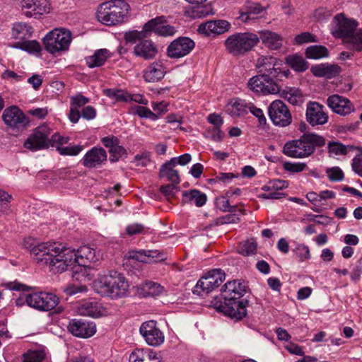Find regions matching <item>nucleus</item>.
<instances>
[{"label": "nucleus", "mask_w": 362, "mask_h": 362, "mask_svg": "<svg viewBox=\"0 0 362 362\" xmlns=\"http://www.w3.org/2000/svg\"><path fill=\"white\" fill-rule=\"evenodd\" d=\"M30 255L40 266H48L54 273H62L75 266L89 267L98 261L95 250L88 245L80 247L76 251L69 247H60L55 243H42L34 246Z\"/></svg>", "instance_id": "obj_1"}, {"label": "nucleus", "mask_w": 362, "mask_h": 362, "mask_svg": "<svg viewBox=\"0 0 362 362\" xmlns=\"http://www.w3.org/2000/svg\"><path fill=\"white\" fill-rule=\"evenodd\" d=\"M326 144L325 139L314 133L303 134L300 138L287 141L283 147L284 155L293 158H305L312 156L317 148Z\"/></svg>", "instance_id": "obj_2"}, {"label": "nucleus", "mask_w": 362, "mask_h": 362, "mask_svg": "<svg viewBox=\"0 0 362 362\" xmlns=\"http://www.w3.org/2000/svg\"><path fill=\"white\" fill-rule=\"evenodd\" d=\"M94 286L98 293L113 299L124 297L129 289L126 278L116 271L100 275L95 281Z\"/></svg>", "instance_id": "obj_3"}, {"label": "nucleus", "mask_w": 362, "mask_h": 362, "mask_svg": "<svg viewBox=\"0 0 362 362\" xmlns=\"http://www.w3.org/2000/svg\"><path fill=\"white\" fill-rule=\"evenodd\" d=\"M35 32L33 26L27 22H16L11 30V38L15 40L10 47L28 52L31 54H40L42 47L35 40H30Z\"/></svg>", "instance_id": "obj_4"}, {"label": "nucleus", "mask_w": 362, "mask_h": 362, "mask_svg": "<svg viewBox=\"0 0 362 362\" xmlns=\"http://www.w3.org/2000/svg\"><path fill=\"white\" fill-rule=\"evenodd\" d=\"M130 6L124 0H110L100 4L97 10V19L103 25L112 26L124 22Z\"/></svg>", "instance_id": "obj_5"}, {"label": "nucleus", "mask_w": 362, "mask_h": 362, "mask_svg": "<svg viewBox=\"0 0 362 362\" xmlns=\"http://www.w3.org/2000/svg\"><path fill=\"white\" fill-rule=\"evenodd\" d=\"M259 42V35L252 32L234 33L224 41L226 50L232 56H243Z\"/></svg>", "instance_id": "obj_6"}, {"label": "nucleus", "mask_w": 362, "mask_h": 362, "mask_svg": "<svg viewBox=\"0 0 362 362\" xmlns=\"http://www.w3.org/2000/svg\"><path fill=\"white\" fill-rule=\"evenodd\" d=\"M71 40V31L64 28L54 29L43 38L45 49L53 54L67 51Z\"/></svg>", "instance_id": "obj_7"}, {"label": "nucleus", "mask_w": 362, "mask_h": 362, "mask_svg": "<svg viewBox=\"0 0 362 362\" xmlns=\"http://www.w3.org/2000/svg\"><path fill=\"white\" fill-rule=\"evenodd\" d=\"M211 303L218 312L223 313L225 315L232 319L241 320L246 316V308L248 305L247 300H231L222 302L215 299Z\"/></svg>", "instance_id": "obj_8"}, {"label": "nucleus", "mask_w": 362, "mask_h": 362, "mask_svg": "<svg viewBox=\"0 0 362 362\" xmlns=\"http://www.w3.org/2000/svg\"><path fill=\"white\" fill-rule=\"evenodd\" d=\"M225 278L226 274L223 270L221 269H212L197 281L193 289V293L199 296L209 293L218 287Z\"/></svg>", "instance_id": "obj_9"}, {"label": "nucleus", "mask_w": 362, "mask_h": 362, "mask_svg": "<svg viewBox=\"0 0 362 362\" xmlns=\"http://www.w3.org/2000/svg\"><path fill=\"white\" fill-rule=\"evenodd\" d=\"M268 115L272 123L277 127H286L292 122V115L287 105L280 100H275L268 107Z\"/></svg>", "instance_id": "obj_10"}, {"label": "nucleus", "mask_w": 362, "mask_h": 362, "mask_svg": "<svg viewBox=\"0 0 362 362\" xmlns=\"http://www.w3.org/2000/svg\"><path fill=\"white\" fill-rule=\"evenodd\" d=\"M247 86L250 90L257 94H276L280 92L278 84L275 81L269 80V76L264 74L250 78Z\"/></svg>", "instance_id": "obj_11"}, {"label": "nucleus", "mask_w": 362, "mask_h": 362, "mask_svg": "<svg viewBox=\"0 0 362 362\" xmlns=\"http://www.w3.org/2000/svg\"><path fill=\"white\" fill-rule=\"evenodd\" d=\"M20 7L22 13L29 18H39L51 10L49 0H21Z\"/></svg>", "instance_id": "obj_12"}, {"label": "nucleus", "mask_w": 362, "mask_h": 362, "mask_svg": "<svg viewBox=\"0 0 362 362\" xmlns=\"http://www.w3.org/2000/svg\"><path fill=\"white\" fill-rule=\"evenodd\" d=\"M336 24L333 35L339 38H349L353 44V37L356 35L355 30L358 25V22L352 18H346L344 14H337L334 18Z\"/></svg>", "instance_id": "obj_13"}, {"label": "nucleus", "mask_w": 362, "mask_h": 362, "mask_svg": "<svg viewBox=\"0 0 362 362\" xmlns=\"http://www.w3.org/2000/svg\"><path fill=\"white\" fill-rule=\"evenodd\" d=\"M51 129L43 124L37 127L24 142V146L31 151H37L48 147V137Z\"/></svg>", "instance_id": "obj_14"}, {"label": "nucleus", "mask_w": 362, "mask_h": 362, "mask_svg": "<svg viewBox=\"0 0 362 362\" xmlns=\"http://www.w3.org/2000/svg\"><path fill=\"white\" fill-rule=\"evenodd\" d=\"M139 332L149 346H158L164 342V334L158 327L157 322L154 320L143 322L140 327Z\"/></svg>", "instance_id": "obj_15"}, {"label": "nucleus", "mask_w": 362, "mask_h": 362, "mask_svg": "<svg viewBox=\"0 0 362 362\" xmlns=\"http://www.w3.org/2000/svg\"><path fill=\"white\" fill-rule=\"evenodd\" d=\"M194 42L187 37H179L167 47V55L171 59H180L189 54L194 48Z\"/></svg>", "instance_id": "obj_16"}, {"label": "nucleus", "mask_w": 362, "mask_h": 362, "mask_svg": "<svg viewBox=\"0 0 362 362\" xmlns=\"http://www.w3.org/2000/svg\"><path fill=\"white\" fill-rule=\"evenodd\" d=\"M2 119L6 125L13 129L24 128L29 123L28 118L16 105L8 107L4 110Z\"/></svg>", "instance_id": "obj_17"}, {"label": "nucleus", "mask_w": 362, "mask_h": 362, "mask_svg": "<svg viewBox=\"0 0 362 362\" xmlns=\"http://www.w3.org/2000/svg\"><path fill=\"white\" fill-rule=\"evenodd\" d=\"M30 303L32 304L31 308L41 311H49L57 305L59 298L52 293H30Z\"/></svg>", "instance_id": "obj_18"}, {"label": "nucleus", "mask_w": 362, "mask_h": 362, "mask_svg": "<svg viewBox=\"0 0 362 362\" xmlns=\"http://www.w3.org/2000/svg\"><path fill=\"white\" fill-rule=\"evenodd\" d=\"M68 330L74 336L88 338L96 332V325L93 322L81 319H73L69 321Z\"/></svg>", "instance_id": "obj_19"}, {"label": "nucleus", "mask_w": 362, "mask_h": 362, "mask_svg": "<svg viewBox=\"0 0 362 362\" xmlns=\"http://www.w3.org/2000/svg\"><path fill=\"white\" fill-rule=\"evenodd\" d=\"M107 160L106 151L102 147H93L88 151L81 159L82 165L88 168H100Z\"/></svg>", "instance_id": "obj_20"}, {"label": "nucleus", "mask_w": 362, "mask_h": 362, "mask_svg": "<svg viewBox=\"0 0 362 362\" xmlns=\"http://www.w3.org/2000/svg\"><path fill=\"white\" fill-rule=\"evenodd\" d=\"M305 116L307 122L312 126L322 125L328 121L325 107L317 102H309L307 104Z\"/></svg>", "instance_id": "obj_21"}, {"label": "nucleus", "mask_w": 362, "mask_h": 362, "mask_svg": "<svg viewBox=\"0 0 362 362\" xmlns=\"http://www.w3.org/2000/svg\"><path fill=\"white\" fill-rule=\"evenodd\" d=\"M327 106L336 114L346 116L355 110L353 103L346 98L334 94L327 99Z\"/></svg>", "instance_id": "obj_22"}, {"label": "nucleus", "mask_w": 362, "mask_h": 362, "mask_svg": "<svg viewBox=\"0 0 362 362\" xmlns=\"http://www.w3.org/2000/svg\"><path fill=\"white\" fill-rule=\"evenodd\" d=\"M100 141L108 149L111 163L117 162L123 157H127V150L120 145V141L117 136L109 135L101 138Z\"/></svg>", "instance_id": "obj_23"}, {"label": "nucleus", "mask_w": 362, "mask_h": 362, "mask_svg": "<svg viewBox=\"0 0 362 362\" xmlns=\"http://www.w3.org/2000/svg\"><path fill=\"white\" fill-rule=\"evenodd\" d=\"M147 27L149 30L150 36L152 33L156 35L168 37L175 35L177 30L174 26L166 24V20L164 16H158L151 19L147 22Z\"/></svg>", "instance_id": "obj_24"}, {"label": "nucleus", "mask_w": 362, "mask_h": 362, "mask_svg": "<svg viewBox=\"0 0 362 362\" xmlns=\"http://www.w3.org/2000/svg\"><path fill=\"white\" fill-rule=\"evenodd\" d=\"M245 293L246 286L240 280L228 281L221 288V296L224 300H238Z\"/></svg>", "instance_id": "obj_25"}, {"label": "nucleus", "mask_w": 362, "mask_h": 362, "mask_svg": "<svg viewBox=\"0 0 362 362\" xmlns=\"http://www.w3.org/2000/svg\"><path fill=\"white\" fill-rule=\"evenodd\" d=\"M230 26V23L225 20L209 21L200 24L198 30L208 36L217 35L228 31Z\"/></svg>", "instance_id": "obj_26"}, {"label": "nucleus", "mask_w": 362, "mask_h": 362, "mask_svg": "<svg viewBox=\"0 0 362 362\" xmlns=\"http://www.w3.org/2000/svg\"><path fill=\"white\" fill-rule=\"evenodd\" d=\"M265 8L259 3L247 1L239 11L238 18L242 22L247 23L255 21L258 18Z\"/></svg>", "instance_id": "obj_27"}, {"label": "nucleus", "mask_w": 362, "mask_h": 362, "mask_svg": "<svg viewBox=\"0 0 362 362\" xmlns=\"http://www.w3.org/2000/svg\"><path fill=\"white\" fill-rule=\"evenodd\" d=\"M133 53L136 57L150 60L156 56L158 48L152 40L145 38L134 46Z\"/></svg>", "instance_id": "obj_28"}, {"label": "nucleus", "mask_w": 362, "mask_h": 362, "mask_svg": "<svg viewBox=\"0 0 362 362\" xmlns=\"http://www.w3.org/2000/svg\"><path fill=\"white\" fill-rule=\"evenodd\" d=\"M129 362H161L156 351L150 349H136L129 356Z\"/></svg>", "instance_id": "obj_29"}, {"label": "nucleus", "mask_w": 362, "mask_h": 362, "mask_svg": "<svg viewBox=\"0 0 362 362\" xmlns=\"http://www.w3.org/2000/svg\"><path fill=\"white\" fill-rule=\"evenodd\" d=\"M165 73V69L163 64L160 62H155L145 69L144 78L146 81L153 83L161 80Z\"/></svg>", "instance_id": "obj_30"}, {"label": "nucleus", "mask_w": 362, "mask_h": 362, "mask_svg": "<svg viewBox=\"0 0 362 362\" xmlns=\"http://www.w3.org/2000/svg\"><path fill=\"white\" fill-rule=\"evenodd\" d=\"M81 315L98 317L102 315L100 305L95 300H83L77 308Z\"/></svg>", "instance_id": "obj_31"}, {"label": "nucleus", "mask_w": 362, "mask_h": 362, "mask_svg": "<svg viewBox=\"0 0 362 362\" xmlns=\"http://www.w3.org/2000/svg\"><path fill=\"white\" fill-rule=\"evenodd\" d=\"M112 57L111 52L105 48L97 49L91 56L86 58V64L89 68L103 66L107 59Z\"/></svg>", "instance_id": "obj_32"}, {"label": "nucleus", "mask_w": 362, "mask_h": 362, "mask_svg": "<svg viewBox=\"0 0 362 362\" xmlns=\"http://www.w3.org/2000/svg\"><path fill=\"white\" fill-rule=\"evenodd\" d=\"M310 70L315 76L332 78L339 74L340 67L334 64H321L313 66Z\"/></svg>", "instance_id": "obj_33"}, {"label": "nucleus", "mask_w": 362, "mask_h": 362, "mask_svg": "<svg viewBox=\"0 0 362 362\" xmlns=\"http://www.w3.org/2000/svg\"><path fill=\"white\" fill-rule=\"evenodd\" d=\"M279 93L281 98L293 105H301L305 102V95L298 88L286 87Z\"/></svg>", "instance_id": "obj_34"}, {"label": "nucleus", "mask_w": 362, "mask_h": 362, "mask_svg": "<svg viewBox=\"0 0 362 362\" xmlns=\"http://www.w3.org/2000/svg\"><path fill=\"white\" fill-rule=\"evenodd\" d=\"M259 39L271 49H277L282 45V39L279 35L269 30L259 31Z\"/></svg>", "instance_id": "obj_35"}, {"label": "nucleus", "mask_w": 362, "mask_h": 362, "mask_svg": "<svg viewBox=\"0 0 362 362\" xmlns=\"http://www.w3.org/2000/svg\"><path fill=\"white\" fill-rule=\"evenodd\" d=\"M183 202L188 204H194L197 207L204 206L206 201L207 197L198 189H190L182 192Z\"/></svg>", "instance_id": "obj_36"}, {"label": "nucleus", "mask_w": 362, "mask_h": 362, "mask_svg": "<svg viewBox=\"0 0 362 362\" xmlns=\"http://www.w3.org/2000/svg\"><path fill=\"white\" fill-rule=\"evenodd\" d=\"M248 106L249 103H247L245 100H235L227 105L226 111L233 117H240L247 113Z\"/></svg>", "instance_id": "obj_37"}, {"label": "nucleus", "mask_w": 362, "mask_h": 362, "mask_svg": "<svg viewBox=\"0 0 362 362\" xmlns=\"http://www.w3.org/2000/svg\"><path fill=\"white\" fill-rule=\"evenodd\" d=\"M172 163H169V160L165 162L160 169V177H165L168 181L173 184L178 185L180 182V175L177 170L173 169Z\"/></svg>", "instance_id": "obj_38"}, {"label": "nucleus", "mask_w": 362, "mask_h": 362, "mask_svg": "<svg viewBox=\"0 0 362 362\" xmlns=\"http://www.w3.org/2000/svg\"><path fill=\"white\" fill-rule=\"evenodd\" d=\"M150 37L149 30L147 27V22L144 25L141 30H129L124 33V40L131 44H134L137 41H141L144 39Z\"/></svg>", "instance_id": "obj_39"}, {"label": "nucleus", "mask_w": 362, "mask_h": 362, "mask_svg": "<svg viewBox=\"0 0 362 362\" xmlns=\"http://www.w3.org/2000/svg\"><path fill=\"white\" fill-rule=\"evenodd\" d=\"M191 4H196L197 6L192 7L188 9L186 13L189 16L193 18H201L207 15V12L205 11V7L200 6L199 5L203 4L206 0H185Z\"/></svg>", "instance_id": "obj_40"}, {"label": "nucleus", "mask_w": 362, "mask_h": 362, "mask_svg": "<svg viewBox=\"0 0 362 362\" xmlns=\"http://www.w3.org/2000/svg\"><path fill=\"white\" fill-rule=\"evenodd\" d=\"M328 49L322 45H312L305 50L306 57L312 59H319L328 57Z\"/></svg>", "instance_id": "obj_41"}, {"label": "nucleus", "mask_w": 362, "mask_h": 362, "mask_svg": "<svg viewBox=\"0 0 362 362\" xmlns=\"http://www.w3.org/2000/svg\"><path fill=\"white\" fill-rule=\"evenodd\" d=\"M142 289L146 296L156 297L164 292V288L160 284L153 281H146Z\"/></svg>", "instance_id": "obj_42"}, {"label": "nucleus", "mask_w": 362, "mask_h": 362, "mask_svg": "<svg viewBox=\"0 0 362 362\" xmlns=\"http://www.w3.org/2000/svg\"><path fill=\"white\" fill-rule=\"evenodd\" d=\"M257 243L255 239L250 238L239 243L237 247V252L243 255L248 256L255 253Z\"/></svg>", "instance_id": "obj_43"}, {"label": "nucleus", "mask_w": 362, "mask_h": 362, "mask_svg": "<svg viewBox=\"0 0 362 362\" xmlns=\"http://www.w3.org/2000/svg\"><path fill=\"white\" fill-rule=\"evenodd\" d=\"M328 152L332 156L346 155L350 150H353V146H346L339 142L332 141L327 144Z\"/></svg>", "instance_id": "obj_44"}, {"label": "nucleus", "mask_w": 362, "mask_h": 362, "mask_svg": "<svg viewBox=\"0 0 362 362\" xmlns=\"http://www.w3.org/2000/svg\"><path fill=\"white\" fill-rule=\"evenodd\" d=\"M278 62L279 61L274 57L262 56L257 61V67L259 69V72L267 74Z\"/></svg>", "instance_id": "obj_45"}, {"label": "nucleus", "mask_w": 362, "mask_h": 362, "mask_svg": "<svg viewBox=\"0 0 362 362\" xmlns=\"http://www.w3.org/2000/svg\"><path fill=\"white\" fill-rule=\"evenodd\" d=\"M287 64L295 71L303 72L308 69L307 62L300 56L291 55L286 57Z\"/></svg>", "instance_id": "obj_46"}, {"label": "nucleus", "mask_w": 362, "mask_h": 362, "mask_svg": "<svg viewBox=\"0 0 362 362\" xmlns=\"http://www.w3.org/2000/svg\"><path fill=\"white\" fill-rule=\"evenodd\" d=\"M281 66V62H279L275 66H272V69L268 71L267 74H264L269 76V80L272 81H274V79L281 81V77L287 78L289 74V70H283Z\"/></svg>", "instance_id": "obj_47"}, {"label": "nucleus", "mask_w": 362, "mask_h": 362, "mask_svg": "<svg viewBox=\"0 0 362 362\" xmlns=\"http://www.w3.org/2000/svg\"><path fill=\"white\" fill-rule=\"evenodd\" d=\"M13 197L6 191L0 189V215L8 214L11 211L10 202Z\"/></svg>", "instance_id": "obj_48"}, {"label": "nucleus", "mask_w": 362, "mask_h": 362, "mask_svg": "<svg viewBox=\"0 0 362 362\" xmlns=\"http://www.w3.org/2000/svg\"><path fill=\"white\" fill-rule=\"evenodd\" d=\"M105 95L110 98H115L117 101L128 102L129 93L120 89L109 88L104 90Z\"/></svg>", "instance_id": "obj_49"}, {"label": "nucleus", "mask_w": 362, "mask_h": 362, "mask_svg": "<svg viewBox=\"0 0 362 362\" xmlns=\"http://www.w3.org/2000/svg\"><path fill=\"white\" fill-rule=\"evenodd\" d=\"M132 112L139 115L140 117L148 118L152 120H156L158 118L156 113L144 106L135 105L132 108Z\"/></svg>", "instance_id": "obj_50"}, {"label": "nucleus", "mask_w": 362, "mask_h": 362, "mask_svg": "<svg viewBox=\"0 0 362 362\" xmlns=\"http://www.w3.org/2000/svg\"><path fill=\"white\" fill-rule=\"evenodd\" d=\"M45 358V353L40 350H28L23 355V362H42Z\"/></svg>", "instance_id": "obj_51"}, {"label": "nucleus", "mask_w": 362, "mask_h": 362, "mask_svg": "<svg viewBox=\"0 0 362 362\" xmlns=\"http://www.w3.org/2000/svg\"><path fill=\"white\" fill-rule=\"evenodd\" d=\"M228 198L226 196L217 198L216 200V207L222 211L235 212L237 206H230Z\"/></svg>", "instance_id": "obj_52"}, {"label": "nucleus", "mask_w": 362, "mask_h": 362, "mask_svg": "<svg viewBox=\"0 0 362 362\" xmlns=\"http://www.w3.org/2000/svg\"><path fill=\"white\" fill-rule=\"evenodd\" d=\"M90 102V99L85 97L81 93H77L76 95L70 98V106L79 110L80 107L84 106Z\"/></svg>", "instance_id": "obj_53"}, {"label": "nucleus", "mask_w": 362, "mask_h": 362, "mask_svg": "<svg viewBox=\"0 0 362 362\" xmlns=\"http://www.w3.org/2000/svg\"><path fill=\"white\" fill-rule=\"evenodd\" d=\"M83 150L80 145H73L64 147H57V151L64 156H77Z\"/></svg>", "instance_id": "obj_54"}, {"label": "nucleus", "mask_w": 362, "mask_h": 362, "mask_svg": "<svg viewBox=\"0 0 362 362\" xmlns=\"http://www.w3.org/2000/svg\"><path fill=\"white\" fill-rule=\"evenodd\" d=\"M326 173L332 182L341 181L344 179V175L341 169L339 167H332L326 170Z\"/></svg>", "instance_id": "obj_55"}, {"label": "nucleus", "mask_w": 362, "mask_h": 362, "mask_svg": "<svg viewBox=\"0 0 362 362\" xmlns=\"http://www.w3.org/2000/svg\"><path fill=\"white\" fill-rule=\"evenodd\" d=\"M148 264L156 263L166 259V255L160 250H148L147 251Z\"/></svg>", "instance_id": "obj_56"}, {"label": "nucleus", "mask_w": 362, "mask_h": 362, "mask_svg": "<svg viewBox=\"0 0 362 362\" xmlns=\"http://www.w3.org/2000/svg\"><path fill=\"white\" fill-rule=\"evenodd\" d=\"M294 252L301 262L305 261L310 257L309 247L303 244H298L296 247Z\"/></svg>", "instance_id": "obj_57"}, {"label": "nucleus", "mask_w": 362, "mask_h": 362, "mask_svg": "<svg viewBox=\"0 0 362 362\" xmlns=\"http://www.w3.org/2000/svg\"><path fill=\"white\" fill-rule=\"evenodd\" d=\"M248 111L254 116L258 118L259 125H264L267 123V119L262 109L255 107L252 103H249Z\"/></svg>", "instance_id": "obj_58"}, {"label": "nucleus", "mask_w": 362, "mask_h": 362, "mask_svg": "<svg viewBox=\"0 0 362 362\" xmlns=\"http://www.w3.org/2000/svg\"><path fill=\"white\" fill-rule=\"evenodd\" d=\"M313 42H317L316 36L308 32L302 33L295 37V43L296 45H301L303 43Z\"/></svg>", "instance_id": "obj_59"}, {"label": "nucleus", "mask_w": 362, "mask_h": 362, "mask_svg": "<svg viewBox=\"0 0 362 362\" xmlns=\"http://www.w3.org/2000/svg\"><path fill=\"white\" fill-rule=\"evenodd\" d=\"M125 230L127 235H128L129 236H132L137 234L143 233L145 230V227L141 223H134L128 225L126 227Z\"/></svg>", "instance_id": "obj_60"}, {"label": "nucleus", "mask_w": 362, "mask_h": 362, "mask_svg": "<svg viewBox=\"0 0 362 362\" xmlns=\"http://www.w3.org/2000/svg\"><path fill=\"white\" fill-rule=\"evenodd\" d=\"M192 160V156L189 153H185L178 157L172 158L169 160V163H172L173 166L177 165H185Z\"/></svg>", "instance_id": "obj_61"}, {"label": "nucleus", "mask_w": 362, "mask_h": 362, "mask_svg": "<svg viewBox=\"0 0 362 362\" xmlns=\"http://www.w3.org/2000/svg\"><path fill=\"white\" fill-rule=\"evenodd\" d=\"M306 164L305 163H291V162H286L284 163V168L287 171H290L292 173H300L303 171L306 168Z\"/></svg>", "instance_id": "obj_62"}, {"label": "nucleus", "mask_w": 362, "mask_h": 362, "mask_svg": "<svg viewBox=\"0 0 362 362\" xmlns=\"http://www.w3.org/2000/svg\"><path fill=\"white\" fill-rule=\"evenodd\" d=\"M134 163L136 166L145 167L151 163L150 155L148 153L137 154L134 157Z\"/></svg>", "instance_id": "obj_63"}, {"label": "nucleus", "mask_w": 362, "mask_h": 362, "mask_svg": "<svg viewBox=\"0 0 362 362\" xmlns=\"http://www.w3.org/2000/svg\"><path fill=\"white\" fill-rule=\"evenodd\" d=\"M351 167L356 173L362 176V154H358L353 158Z\"/></svg>", "instance_id": "obj_64"}]
</instances>
